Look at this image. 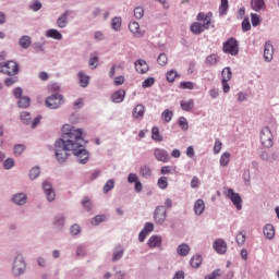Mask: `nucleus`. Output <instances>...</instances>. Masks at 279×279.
<instances>
[{"mask_svg": "<svg viewBox=\"0 0 279 279\" xmlns=\"http://www.w3.org/2000/svg\"><path fill=\"white\" fill-rule=\"evenodd\" d=\"M46 38H52L53 40H62V33L56 28H50L45 33Z\"/></svg>", "mask_w": 279, "mask_h": 279, "instance_id": "obj_26", "label": "nucleus"}, {"mask_svg": "<svg viewBox=\"0 0 279 279\" xmlns=\"http://www.w3.org/2000/svg\"><path fill=\"white\" fill-rule=\"evenodd\" d=\"M219 165L220 167H228L230 165V153L226 151L220 156Z\"/></svg>", "mask_w": 279, "mask_h": 279, "instance_id": "obj_39", "label": "nucleus"}, {"mask_svg": "<svg viewBox=\"0 0 279 279\" xmlns=\"http://www.w3.org/2000/svg\"><path fill=\"white\" fill-rule=\"evenodd\" d=\"M11 202L15 206H25L27 204V194L23 192L16 193L12 196Z\"/></svg>", "mask_w": 279, "mask_h": 279, "instance_id": "obj_13", "label": "nucleus"}, {"mask_svg": "<svg viewBox=\"0 0 279 279\" xmlns=\"http://www.w3.org/2000/svg\"><path fill=\"white\" fill-rule=\"evenodd\" d=\"M180 105L182 110H184L185 112H191V110H193L195 106V102L193 101V99H190L187 101L182 100Z\"/></svg>", "mask_w": 279, "mask_h": 279, "instance_id": "obj_33", "label": "nucleus"}, {"mask_svg": "<svg viewBox=\"0 0 279 279\" xmlns=\"http://www.w3.org/2000/svg\"><path fill=\"white\" fill-rule=\"evenodd\" d=\"M43 191L47 202H56V190H53V185L49 181L43 183Z\"/></svg>", "mask_w": 279, "mask_h": 279, "instance_id": "obj_10", "label": "nucleus"}, {"mask_svg": "<svg viewBox=\"0 0 279 279\" xmlns=\"http://www.w3.org/2000/svg\"><path fill=\"white\" fill-rule=\"evenodd\" d=\"M134 68L136 73H140V75H145L149 73V64L144 59H137L134 62Z\"/></svg>", "mask_w": 279, "mask_h": 279, "instance_id": "obj_12", "label": "nucleus"}, {"mask_svg": "<svg viewBox=\"0 0 279 279\" xmlns=\"http://www.w3.org/2000/svg\"><path fill=\"white\" fill-rule=\"evenodd\" d=\"M31 99L27 96H23L20 98V100L17 101V106L19 108H29V104H31Z\"/></svg>", "mask_w": 279, "mask_h": 279, "instance_id": "obj_41", "label": "nucleus"}, {"mask_svg": "<svg viewBox=\"0 0 279 279\" xmlns=\"http://www.w3.org/2000/svg\"><path fill=\"white\" fill-rule=\"evenodd\" d=\"M217 62H219V56H217V54H209L206 58V64L208 66H215V64H217Z\"/></svg>", "mask_w": 279, "mask_h": 279, "instance_id": "obj_43", "label": "nucleus"}, {"mask_svg": "<svg viewBox=\"0 0 279 279\" xmlns=\"http://www.w3.org/2000/svg\"><path fill=\"white\" fill-rule=\"evenodd\" d=\"M80 232H82V228H80V225L75 223V225L71 226L70 234H72V236H77V234H80Z\"/></svg>", "mask_w": 279, "mask_h": 279, "instance_id": "obj_59", "label": "nucleus"}, {"mask_svg": "<svg viewBox=\"0 0 279 279\" xmlns=\"http://www.w3.org/2000/svg\"><path fill=\"white\" fill-rule=\"evenodd\" d=\"M221 147H223V143H221L220 138H216L214 144V154H219L221 151Z\"/></svg>", "mask_w": 279, "mask_h": 279, "instance_id": "obj_60", "label": "nucleus"}, {"mask_svg": "<svg viewBox=\"0 0 279 279\" xmlns=\"http://www.w3.org/2000/svg\"><path fill=\"white\" fill-rule=\"evenodd\" d=\"M154 84H156V78L154 77H147L143 83L142 86L144 88H151V86H154Z\"/></svg>", "mask_w": 279, "mask_h": 279, "instance_id": "obj_57", "label": "nucleus"}, {"mask_svg": "<svg viewBox=\"0 0 279 279\" xmlns=\"http://www.w3.org/2000/svg\"><path fill=\"white\" fill-rule=\"evenodd\" d=\"M82 206L85 208V210L90 211L93 210V202H90V198L84 197L82 201Z\"/></svg>", "mask_w": 279, "mask_h": 279, "instance_id": "obj_52", "label": "nucleus"}, {"mask_svg": "<svg viewBox=\"0 0 279 279\" xmlns=\"http://www.w3.org/2000/svg\"><path fill=\"white\" fill-rule=\"evenodd\" d=\"M154 221L157 226H162L167 221V209L165 206H158L154 213Z\"/></svg>", "mask_w": 279, "mask_h": 279, "instance_id": "obj_9", "label": "nucleus"}, {"mask_svg": "<svg viewBox=\"0 0 279 279\" xmlns=\"http://www.w3.org/2000/svg\"><path fill=\"white\" fill-rule=\"evenodd\" d=\"M147 245L151 250H154L155 247H160V245H162V236L151 235L147 241Z\"/></svg>", "mask_w": 279, "mask_h": 279, "instance_id": "obj_22", "label": "nucleus"}, {"mask_svg": "<svg viewBox=\"0 0 279 279\" xmlns=\"http://www.w3.org/2000/svg\"><path fill=\"white\" fill-rule=\"evenodd\" d=\"M251 22L253 27H258V25H260V15L251 13Z\"/></svg>", "mask_w": 279, "mask_h": 279, "instance_id": "obj_53", "label": "nucleus"}, {"mask_svg": "<svg viewBox=\"0 0 279 279\" xmlns=\"http://www.w3.org/2000/svg\"><path fill=\"white\" fill-rule=\"evenodd\" d=\"M71 14V11L66 10L63 14H61L58 19H57V26L60 29H64V27H66L69 25V15Z\"/></svg>", "mask_w": 279, "mask_h": 279, "instance_id": "obj_18", "label": "nucleus"}, {"mask_svg": "<svg viewBox=\"0 0 279 279\" xmlns=\"http://www.w3.org/2000/svg\"><path fill=\"white\" fill-rule=\"evenodd\" d=\"M228 0H221V4L219 7V15L223 16L228 12Z\"/></svg>", "mask_w": 279, "mask_h": 279, "instance_id": "obj_50", "label": "nucleus"}, {"mask_svg": "<svg viewBox=\"0 0 279 279\" xmlns=\"http://www.w3.org/2000/svg\"><path fill=\"white\" fill-rule=\"evenodd\" d=\"M191 32L192 34H195L196 36L206 32V28L203 26L202 22H194L191 25Z\"/></svg>", "mask_w": 279, "mask_h": 279, "instance_id": "obj_28", "label": "nucleus"}, {"mask_svg": "<svg viewBox=\"0 0 279 279\" xmlns=\"http://www.w3.org/2000/svg\"><path fill=\"white\" fill-rule=\"evenodd\" d=\"M213 247L217 254H226V252H228V244L222 239L216 240L213 244Z\"/></svg>", "mask_w": 279, "mask_h": 279, "instance_id": "obj_14", "label": "nucleus"}, {"mask_svg": "<svg viewBox=\"0 0 279 279\" xmlns=\"http://www.w3.org/2000/svg\"><path fill=\"white\" fill-rule=\"evenodd\" d=\"M175 77H178V72H175V70H170L168 73H167V81L172 83V82H175Z\"/></svg>", "mask_w": 279, "mask_h": 279, "instance_id": "obj_62", "label": "nucleus"}, {"mask_svg": "<svg viewBox=\"0 0 279 279\" xmlns=\"http://www.w3.org/2000/svg\"><path fill=\"white\" fill-rule=\"evenodd\" d=\"M223 195L232 202L236 210L243 209V198H241V194L234 192L233 189L225 187Z\"/></svg>", "mask_w": 279, "mask_h": 279, "instance_id": "obj_5", "label": "nucleus"}, {"mask_svg": "<svg viewBox=\"0 0 279 279\" xmlns=\"http://www.w3.org/2000/svg\"><path fill=\"white\" fill-rule=\"evenodd\" d=\"M129 29L133 34L134 38H143L145 34L141 31V24H138V22H131L129 24Z\"/></svg>", "mask_w": 279, "mask_h": 279, "instance_id": "obj_16", "label": "nucleus"}, {"mask_svg": "<svg viewBox=\"0 0 279 279\" xmlns=\"http://www.w3.org/2000/svg\"><path fill=\"white\" fill-rule=\"evenodd\" d=\"M26 271L27 262H25V256H23V253H16L11 263L12 278H21V276H25Z\"/></svg>", "mask_w": 279, "mask_h": 279, "instance_id": "obj_2", "label": "nucleus"}, {"mask_svg": "<svg viewBox=\"0 0 279 279\" xmlns=\"http://www.w3.org/2000/svg\"><path fill=\"white\" fill-rule=\"evenodd\" d=\"M143 16H145V9L143 7H136L134 9V17L141 20Z\"/></svg>", "mask_w": 279, "mask_h": 279, "instance_id": "obj_51", "label": "nucleus"}, {"mask_svg": "<svg viewBox=\"0 0 279 279\" xmlns=\"http://www.w3.org/2000/svg\"><path fill=\"white\" fill-rule=\"evenodd\" d=\"M222 51L223 53H228L229 56H239V40H236V38L234 37L227 39L222 44Z\"/></svg>", "mask_w": 279, "mask_h": 279, "instance_id": "obj_6", "label": "nucleus"}, {"mask_svg": "<svg viewBox=\"0 0 279 279\" xmlns=\"http://www.w3.org/2000/svg\"><path fill=\"white\" fill-rule=\"evenodd\" d=\"M112 189H114V180L110 179L105 183L102 191L105 194H107V193H110Z\"/></svg>", "mask_w": 279, "mask_h": 279, "instance_id": "obj_48", "label": "nucleus"}, {"mask_svg": "<svg viewBox=\"0 0 279 279\" xmlns=\"http://www.w3.org/2000/svg\"><path fill=\"white\" fill-rule=\"evenodd\" d=\"M16 82H19V77H8L4 80V85L10 87V86H14V84H16Z\"/></svg>", "mask_w": 279, "mask_h": 279, "instance_id": "obj_63", "label": "nucleus"}, {"mask_svg": "<svg viewBox=\"0 0 279 279\" xmlns=\"http://www.w3.org/2000/svg\"><path fill=\"white\" fill-rule=\"evenodd\" d=\"M123 254H125V250H123L122 246H116L113 250L112 262L117 263V260H121Z\"/></svg>", "mask_w": 279, "mask_h": 279, "instance_id": "obj_30", "label": "nucleus"}, {"mask_svg": "<svg viewBox=\"0 0 279 279\" xmlns=\"http://www.w3.org/2000/svg\"><path fill=\"white\" fill-rule=\"evenodd\" d=\"M19 45L22 49H29V47H32V37H29L28 35H23L19 39Z\"/></svg>", "mask_w": 279, "mask_h": 279, "instance_id": "obj_27", "label": "nucleus"}, {"mask_svg": "<svg viewBox=\"0 0 279 279\" xmlns=\"http://www.w3.org/2000/svg\"><path fill=\"white\" fill-rule=\"evenodd\" d=\"M251 5L255 12H260V10H265V0H252Z\"/></svg>", "mask_w": 279, "mask_h": 279, "instance_id": "obj_32", "label": "nucleus"}, {"mask_svg": "<svg viewBox=\"0 0 279 279\" xmlns=\"http://www.w3.org/2000/svg\"><path fill=\"white\" fill-rule=\"evenodd\" d=\"M19 71L20 66L14 60L0 63V73H2V75L14 77V75H19Z\"/></svg>", "mask_w": 279, "mask_h": 279, "instance_id": "obj_3", "label": "nucleus"}, {"mask_svg": "<svg viewBox=\"0 0 279 279\" xmlns=\"http://www.w3.org/2000/svg\"><path fill=\"white\" fill-rule=\"evenodd\" d=\"M132 117L133 119H143L145 117V107L143 104H138L133 108Z\"/></svg>", "mask_w": 279, "mask_h": 279, "instance_id": "obj_23", "label": "nucleus"}, {"mask_svg": "<svg viewBox=\"0 0 279 279\" xmlns=\"http://www.w3.org/2000/svg\"><path fill=\"white\" fill-rule=\"evenodd\" d=\"M260 145L266 149L274 147V133L269 126H264L259 131Z\"/></svg>", "mask_w": 279, "mask_h": 279, "instance_id": "obj_4", "label": "nucleus"}, {"mask_svg": "<svg viewBox=\"0 0 279 279\" xmlns=\"http://www.w3.org/2000/svg\"><path fill=\"white\" fill-rule=\"evenodd\" d=\"M154 157L158 162H169V160H171L169 151H167L165 148H155Z\"/></svg>", "mask_w": 279, "mask_h": 279, "instance_id": "obj_11", "label": "nucleus"}, {"mask_svg": "<svg viewBox=\"0 0 279 279\" xmlns=\"http://www.w3.org/2000/svg\"><path fill=\"white\" fill-rule=\"evenodd\" d=\"M125 99V89H118L111 95V101L113 104H123Z\"/></svg>", "mask_w": 279, "mask_h": 279, "instance_id": "obj_20", "label": "nucleus"}, {"mask_svg": "<svg viewBox=\"0 0 279 279\" xmlns=\"http://www.w3.org/2000/svg\"><path fill=\"white\" fill-rule=\"evenodd\" d=\"M40 177V167L35 166L29 170L28 178L29 180H36Z\"/></svg>", "mask_w": 279, "mask_h": 279, "instance_id": "obj_40", "label": "nucleus"}, {"mask_svg": "<svg viewBox=\"0 0 279 279\" xmlns=\"http://www.w3.org/2000/svg\"><path fill=\"white\" fill-rule=\"evenodd\" d=\"M190 264H191V267H193L194 269H197V267H199V265H202V256L194 255L191 258Z\"/></svg>", "mask_w": 279, "mask_h": 279, "instance_id": "obj_45", "label": "nucleus"}, {"mask_svg": "<svg viewBox=\"0 0 279 279\" xmlns=\"http://www.w3.org/2000/svg\"><path fill=\"white\" fill-rule=\"evenodd\" d=\"M151 138L153 141H157V143H162V135H160V129L158 126H153Z\"/></svg>", "mask_w": 279, "mask_h": 279, "instance_id": "obj_36", "label": "nucleus"}, {"mask_svg": "<svg viewBox=\"0 0 279 279\" xmlns=\"http://www.w3.org/2000/svg\"><path fill=\"white\" fill-rule=\"evenodd\" d=\"M259 158L264 162H276L278 160V153L262 151Z\"/></svg>", "mask_w": 279, "mask_h": 279, "instance_id": "obj_21", "label": "nucleus"}, {"mask_svg": "<svg viewBox=\"0 0 279 279\" xmlns=\"http://www.w3.org/2000/svg\"><path fill=\"white\" fill-rule=\"evenodd\" d=\"M180 88L183 90H193L195 88V84H193V82H181Z\"/></svg>", "mask_w": 279, "mask_h": 279, "instance_id": "obj_54", "label": "nucleus"}, {"mask_svg": "<svg viewBox=\"0 0 279 279\" xmlns=\"http://www.w3.org/2000/svg\"><path fill=\"white\" fill-rule=\"evenodd\" d=\"M206 210V203H204V199L198 198L195 203H194V214L197 217H202V215H204V211Z\"/></svg>", "mask_w": 279, "mask_h": 279, "instance_id": "obj_19", "label": "nucleus"}, {"mask_svg": "<svg viewBox=\"0 0 279 279\" xmlns=\"http://www.w3.org/2000/svg\"><path fill=\"white\" fill-rule=\"evenodd\" d=\"M221 82H230L232 80V70L230 68H225L221 72Z\"/></svg>", "mask_w": 279, "mask_h": 279, "instance_id": "obj_35", "label": "nucleus"}, {"mask_svg": "<svg viewBox=\"0 0 279 279\" xmlns=\"http://www.w3.org/2000/svg\"><path fill=\"white\" fill-rule=\"evenodd\" d=\"M99 62V58L97 56L90 57L88 60V64L90 69L94 71V69H97Z\"/></svg>", "mask_w": 279, "mask_h": 279, "instance_id": "obj_58", "label": "nucleus"}, {"mask_svg": "<svg viewBox=\"0 0 279 279\" xmlns=\"http://www.w3.org/2000/svg\"><path fill=\"white\" fill-rule=\"evenodd\" d=\"M263 233H264V236L268 239V241H274L276 236V228H274V225L267 223L263 229Z\"/></svg>", "mask_w": 279, "mask_h": 279, "instance_id": "obj_17", "label": "nucleus"}, {"mask_svg": "<svg viewBox=\"0 0 279 279\" xmlns=\"http://www.w3.org/2000/svg\"><path fill=\"white\" fill-rule=\"evenodd\" d=\"M20 119H21V121H23V123H25L26 125H29V123L32 121V114L27 111H23L20 114Z\"/></svg>", "mask_w": 279, "mask_h": 279, "instance_id": "obj_46", "label": "nucleus"}, {"mask_svg": "<svg viewBox=\"0 0 279 279\" xmlns=\"http://www.w3.org/2000/svg\"><path fill=\"white\" fill-rule=\"evenodd\" d=\"M196 20L202 23L205 29H210V27H215V24H213V12H201L197 14Z\"/></svg>", "mask_w": 279, "mask_h": 279, "instance_id": "obj_8", "label": "nucleus"}, {"mask_svg": "<svg viewBox=\"0 0 279 279\" xmlns=\"http://www.w3.org/2000/svg\"><path fill=\"white\" fill-rule=\"evenodd\" d=\"M264 60L265 62L274 60V45L270 41H267L264 46Z\"/></svg>", "mask_w": 279, "mask_h": 279, "instance_id": "obj_15", "label": "nucleus"}, {"mask_svg": "<svg viewBox=\"0 0 279 279\" xmlns=\"http://www.w3.org/2000/svg\"><path fill=\"white\" fill-rule=\"evenodd\" d=\"M106 221V215H97L92 219V226H99V223H104Z\"/></svg>", "mask_w": 279, "mask_h": 279, "instance_id": "obj_49", "label": "nucleus"}, {"mask_svg": "<svg viewBox=\"0 0 279 279\" xmlns=\"http://www.w3.org/2000/svg\"><path fill=\"white\" fill-rule=\"evenodd\" d=\"M161 119L163 123H171V119H173V111L166 109L161 113Z\"/></svg>", "mask_w": 279, "mask_h": 279, "instance_id": "obj_38", "label": "nucleus"}, {"mask_svg": "<svg viewBox=\"0 0 279 279\" xmlns=\"http://www.w3.org/2000/svg\"><path fill=\"white\" fill-rule=\"evenodd\" d=\"M77 75H78L80 86L82 88H86V86L90 84V76L87 75L86 72L84 71H80Z\"/></svg>", "mask_w": 279, "mask_h": 279, "instance_id": "obj_25", "label": "nucleus"}, {"mask_svg": "<svg viewBox=\"0 0 279 279\" xmlns=\"http://www.w3.org/2000/svg\"><path fill=\"white\" fill-rule=\"evenodd\" d=\"M23 151H25V145L23 144H17L13 148L14 156H21Z\"/></svg>", "mask_w": 279, "mask_h": 279, "instance_id": "obj_56", "label": "nucleus"}, {"mask_svg": "<svg viewBox=\"0 0 279 279\" xmlns=\"http://www.w3.org/2000/svg\"><path fill=\"white\" fill-rule=\"evenodd\" d=\"M15 162H14V159L13 158H7L3 162V168L7 170V171H10V169H13Z\"/></svg>", "mask_w": 279, "mask_h": 279, "instance_id": "obj_55", "label": "nucleus"}, {"mask_svg": "<svg viewBox=\"0 0 279 279\" xmlns=\"http://www.w3.org/2000/svg\"><path fill=\"white\" fill-rule=\"evenodd\" d=\"M84 131L71 124L62 126V135L54 143V156L60 165H64L69 158V151L73 154L78 165H86L90 160V153L84 146Z\"/></svg>", "mask_w": 279, "mask_h": 279, "instance_id": "obj_1", "label": "nucleus"}, {"mask_svg": "<svg viewBox=\"0 0 279 279\" xmlns=\"http://www.w3.org/2000/svg\"><path fill=\"white\" fill-rule=\"evenodd\" d=\"M157 186L161 191H165L169 186V179L167 177H160L157 181Z\"/></svg>", "mask_w": 279, "mask_h": 279, "instance_id": "obj_37", "label": "nucleus"}, {"mask_svg": "<svg viewBox=\"0 0 279 279\" xmlns=\"http://www.w3.org/2000/svg\"><path fill=\"white\" fill-rule=\"evenodd\" d=\"M190 252L191 246L186 243H182L177 247V254H179V256H189Z\"/></svg>", "mask_w": 279, "mask_h": 279, "instance_id": "obj_29", "label": "nucleus"}, {"mask_svg": "<svg viewBox=\"0 0 279 279\" xmlns=\"http://www.w3.org/2000/svg\"><path fill=\"white\" fill-rule=\"evenodd\" d=\"M65 221H66V217H64V215L62 214H59L54 216L52 220V225L54 226V228H57V230H62V228H64Z\"/></svg>", "mask_w": 279, "mask_h": 279, "instance_id": "obj_24", "label": "nucleus"}, {"mask_svg": "<svg viewBox=\"0 0 279 279\" xmlns=\"http://www.w3.org/2000/svg\"><path fill=\"white\" fill-rule=\"evenodd\" d=\"M122 20L120 16H116L111 20V28L113 32H121Z\"/></svg>", "mask_w": 279, "mask_h": 279, "instance_id": "obj_34", "label": "nucleus"}, {"mask_svg": "<svg viewBox=\"0 0 279 279\" xmlns=\"http://www.w3.org/2000/svg\"><path fill=\"white\" fill-rule=\"evenodd\" d=\"M219 276H221V270L216 269L209 276L205 277V279H217Z\"/></svg>", "mask_w": 279, "mask_h": 279, "instance_id": "obj_64", "label": "nucleus"}, {"mask_svg": "<svg viewBox=\"0 0 279 279\" xmlns=\"http://www.w3.org/2000/svg\"><path fill=\"white\" fill-rule=\"evenodd\" d=\"M29 10L33 12H38L39 10H43V2L39 0L33 1V3L29 4Z\"/></svg>", "mask_w": 279, "mask_h": 279, "instance_id": "obj_47", "label": "nucleus"}, {"mask_svg": "<svg viewBox=\"0 0 279 279\" xmlns=\"http://www.w3.org/2000/svg\"><path fill=\"white\" fill-rule=\"evenodd\" d=\"M168 61H169V59L167 58L166 53H160L157 58V62H158V64H160V66H165Z\"/></svg>", "mask_w": 279, "mask_h": 279, "instance_id": "obj_61", "label": "nucleus"}, {"mask_svg": "<svg viewBox=\"0 0 279 279\" xmlns=\"http://www.w3.org/2000/svg\"><path fill=\"white\" fill-rule=\"evenodd\" d=\"M246 239L247 235L244 230L238 232L235 235V242L238 243L239 247H243L245 245Z\"/></svg>", "mask_w": 279, "mask_h": 279, "instance_id": "obj_31", "label": "nucleus"}, {"mask_svg": "<svg viewBox=\"0 0 279 279\" xmlns=\"http://www.w3.org/2000/svg\"><path fill=\"white\" fill-rule=\"evenodd\" d=\"M178 125L183 132H189V120H186L184 117L179 118Z\"/></svg>", "mask_w": 279, "mask_h": 279, "instance_id": "obj_44", "label": "nucleus"}, {"mask_svg": "<svg viewBox=\"0 0 279 279\" xmlns=\"http://www.w3.org/2000/svg\"><path fill=\"white\" fill-rule=\"evenodd\" d=\"M64 104V97L60 94H53L46 98V106L50 110H58Z\"/></svg>", "mask_w": 279, "mask_h": 279, "instance_id": "obj_7", "label": "nucleus"}, {"mask_svg": "<svg viewBox=\"0 0 279 279\" xmlns=\"http://www.w3.org/2000/svg\"><path fill=\"white\" fill-rule=\"evenodd\" d=\"M140 173L142 178H151V168H149V166H142Z\"/></svg>", "mask_w": 279, "mask_h": 279, "instance_id": "obj_42", "label": "nucleus"}]
</instances>
